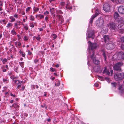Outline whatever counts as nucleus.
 I'll list each match as a JSON object with an SVG mask.
<instances>
[{
	"instance_id": "1",
	"label": "nucleus",
	"mask_w": 124,
	"mask_h": 124,
	"mask_svg": "<svg viewBox=\"0 0 124 124\" xmlns=\"http://www.w3.org/2000/svg\"><path fill=\"white\" fill-rule=\"evenodd\" d=\"M88 43L89 44V48L90 49V51L89 52V57L88 58V64L89 65V61L91 59V60H92V61L93 63L96 64H98L100 63V61L97 59H96L94 55V54L93 52V50L95 49L98 46V45L96 43H92L90 41H89Z\"/></svg>"
},
{
	"instance_id": "2",
	"label": "nucleus",
	"mask_w": 124,
	"mask_h": 124,
	"mask_svg": "<svg viewBox=\"0 0 124 124\" xmlns=\"http://www.w3.org/2000/svg\"><path fill=\"white\" fill-rule=\"evenodd\" d=\"M111 6L110 2L106 3L103 5V10L107 12H109L110 11V8Z\"/></svg>"
},
{
	"instance_id": "3",
	"label": "nucleus",
	"mask_w": 124,
	"mask_h": 124,
	"mask_svg": "<svg viewBox=\"0 0 124 124\" xmlns=\"http://www.w3.org/2000/svg\"><path fill=\"white\" fill-rule=\"evenodd\" d=\"M124 73H123L116 74L114 75V78L116 81L121 80L124 78Z\"/></svg>"
},
{
	"instance_id": "4",
	"label": "nucleus",
	"mask_w": 124,
	"mask_h": 124,
	"mask_svg": "<svg viewBox=\"0 0 124 124\" xmlns=\"http://www.w3.org/2000/svg\"><path fill=\"white\" fill-rule=\"evenodd\" d=\"M123 65V63L121 62H119L115 64L113 66V69L116 70L121 71V67Z\"/></svg>"
},
{
	"instance_id": "5",
	"label": "nucleus",
	"mask_w": 124,
	"mask_h": 124,
	"mask_svg": "<svg viewBox=\"0 0 124 124\" xmlns=\"http://www.w3.org/2000/svg\"><path fill=\"white\" fill-rule=\"evenodd\" d=\"M117 56L118 60L123 59L124 58V52H121L115 54V56Z\"/></svg>"
},
{
	"instance_id": "6",
	"label": "nucleus",
	"mask_w": 124,
	"mask_h": 124,
	"mask_svg": "<svg viewBox=\"0 0 124 124\" xmlns=\"http://www.w3.org/2000/svg\"><path fill=\"white\" fill-rule=\"evenodd\" d=\"M121 41L120 42L119 45L123 50H124V37H122L121 39Z\"/></svg>"
},
{
	"instance_id": "7",
	"label": "nucleus",
	"mask_w": 124,
	"mask_h": 124,
	"mask_svg": "<svg viewBox=\"0 0 124 124\" xmlns=\"http://www.w3.org/2000/svg\"><path fill=\"white\" fill-rule=\"evenodd\" d=\"M108 25L111 29L115 30L117 25L115 23H110L109 24H108Z\"/></svg>"
},
{
	"instance_id": "8",
	"label": "nucleus",
	"mask_w": 124,
	"mask_h": 124,
	"mask_svg": "<svg viewBox=\"0 0 124 124\" xmlns=\"http://www.w3.org/2000/svg\"><path fill=\"white\" fill-rule=\"evenodd\" d=\"M114 47V44L113 43L107 44L106 46L108 50L112 49Z\"/></svg>"
},
{
	"instance_id": "9",
	"label": "nucleus",
	"mask_w": 124,
	"mask_h": 124,
	"mask_svg": "<svg viewBox=\"0 0 124 124\" xmlns=\"http://www.w3.org/2000/svg\"><path fill=\"white\" fill-rule=\"evenodd\" d=\"M104 24V22L102 19H100V20H98L97 21V25L99 27L102 26Z\"/></svg>"
},
{
	"instance_id": "10",
	"label": "nucleus",
	"mask_w": 124,
	"mask_h": 124,
	"mask_svg": "<svg viewBox=\"0 0 124 124\" xmlns=\"http://www.w3.org/2000/svg\"><path fill=\"white\" fill-rule=\"evenodd\" d=\"M88 36L89 38H92V39H93L95 37L94 31H92L90 33H88Z\"/></svg>"
},
{
	"instance_id": "11",
	"label": "nucleus",
	"mask_w": 124,
	"mask_h": 124,
	"mask_svg": "<svg viewBox=\"0 0 124 124\" xmlns=\"http://www.w3.org/2000/svg\"><path fill=\"white\" fill-rule=\"evenodd\" d=\"M124 7L123 6H120L118 9V11L119 13L122 14L124 13Z\"/></svg>"
},
{
	"instance_id": "12",
	"label": "nucleus",
	"mask_w": 124,
	"mask_h": 124,
	"mask_svg": "<svg viewBox=\"0 0 124 124\" xmlns=\"http://www.w3.org/2000/svg\"><path fill=\"white\" fill-rule=\"evenodd\" d=\"M123 85H120L118 88V89L119 90V93L121 95L124 92V88H123Z\"/></svg>"
},
{
	"instance_id": "13",
	"label": "nucleus",
	"mask_w": 124,
	"mask_h": 124,
	"mask_svg": "<svg viewBox=\"0 0 124 124\" xmlns=\"http://www.w3.org/2000/svg\"><path fill=\"white\" fill-rule=\"evenodd\" d=\"M95 16L101 15H102V13L101 11L98 9H97L95 11Z\"/></svg>"
},
{
	"instance_id": "14",
	"label": "nucleus",
	"mask_w": 124,
	"mask_h": 124,
	"mask_svg": "<svg viewBox=\"0 0 124 124\" xmlns=\"http://www.w3.org/2000/svg\"><path fill=\"white\" fill-rule=\"evenodd\" d=\"M108 31V29H106L105 27H104L102 28L101 33L102 34H104L107 33Z\"/></svg>"
},
{
	"instance_id": "15",
	"label": "nucleus",
	"mask_w": 124,
	"mask_h": 124,
	"mask_svg": "<svg viewBox=\"0 0 124 124\" xmlns=\"http://www.w3.org/2000/svg\"><path fill=\"white\" fill-rule=\"evenodd\" d=\"M57 18L59 19L60 23H63L64 20L62 16H57Z\"/></svg>"
},
{
	"instance_id": "16",
	"label": "nucleus",
	"mask_w": 124,
	"mask_h": 124,
	"mask_svg": "<svg viewBox=\"0 0 124 124\" xmlns=\"http://www.w3.org/2000/svg\"><path fill=\"white\" fill-rule=\"evenodd\" d=\"M12 107H14L16 110L18 109L19 107V106L16 103H14L11 106H10L11 108Z\"/></svg>"
},
{
	"instance_id": "17",
	"label": "nucleus",
	"mask_w": 124,
	"mask_h": 124,
	"mask_svg": "<svg viewBox=\"0 0 124 124\" xmlns=\"http://www.w3.org/2000/svg\"><path fill=\"white\" fill-rule=\"evenodd\" d=\"M104 73H105L107 75H109L110 74V72L106 68H104V69L103 71Z\"/></svg>"
},
{
	"instance_id": "18",
	"label": "nucleus",
	"mask_w": 124,
	"mask_h": 124,
	"mask_svg": "<svg viewBox=\"0 0 124 124\" xmlns=\"http://www.w3.org/2000/svg\"><path fill=\"white\" fill-rule=\"evenodd\" d=\"M14 83L17 85H19L20 84H22V81H20L18 80H13Z\"/></svg>"
},
{
	"instance_id": "19",
	"label": "nucleus",
	"mask_w": 124,
	"mask_h": 124,
	"mask_svg": "<svg viewBox=\"0 0 124 124\" xmlns=\"http://www.w3.org/2000/svg\"><path fill=\"white\" fill-rule=\"evenodd\" d=\"M104 41L106 42L108 41L109 39V37L108 36H104Z\"/></svg>"
},
{
	"instance_id": "20",
	"label": "nucleus",
	"mask_w": 124,
	"mask_h": 124,
	"mask_svg": "<svg viewBox=\"0 0 124 124\" xmlns=\"http://www.w3.org/2000/svg\"><path fill=\"white\" fill-rule=\"evenodd\" d=\"M1 60L3 62V64H4L6 62H7L8 61L7 59L6 58H1Z\"/></svg>"
},
{
	"instance_id": "21",
	"label": "nucleus",
	"mask_w": 124,
	"mask_h": 124,
	"mask_svg": "<svg viewBox=\"0 0 124 124\" xmlns=\"http://www.w3.org/2000/svg\"><path fill=\"white\" fill-rule=\"evenodd\" d=\"M3 82L5 83H8L9 81L8 78H3Z\"/></svg>"
},
{
	"instance_id": "22",
	"label": "nucleus",
	"mask_w": 124,
	"mask_h": 124,
	"mask_svg": "<svg viewBox=\"0 0 124 124\" xmlns=\"http://www.w3.org/2000/svg\"><path fill=\"white\" fill-rule=\"evenodd\" d=\"M15 44L16 47L20 46L21 45V43L20 42H16L15 43Z\"/></svg>"
},
{
	"instance_id": "23",
	"label": "nucleus",
	"mask_w": 124,
	"mask_h": 124,
	"mask_svg": "<svg viewBox=\"0 0 124 124\" xmlns=\"http://www.w3.org/2000/svg\"><path fill=\"white\" fill-rule=\"evenodd\" d=\"M102 54H103V56L104 58V60H106V54L107 53V52H105L104 51H102Z\"/></svg>"
},
{
	"instance_id": "24",
	"label": "nucleus",
	"mask_w": 124,
	"mask_h": 124,
	"mask_svg": "<svg viewBox=\"0 0 124 124\" xmlns=\"http://www.w3.org/2000/svg\"><path fill=\"white\" fill-rule=\"evenodd\" d=\"M12 34L13 35H16L17 34L16 32L15 31L14 29H13L11 31V32Z\"/></svg>"
},
{
	"instance_id": "25",
	"label": "nucleus",
	"mask_w": 124,
	"mask_h": 124,
	"mask_svg": "<svg viewBox=\"0 0 124 124\" xmlns=\"http://www.w3.org/2000/svg\"><path fill=\"white\" fill-rule=\"evenodd\" d=\"M35 87L37 89H38L39 88V86L37 85H32L31 86V88H33L34 89H35Z\"/></svg>"
},
{
	"instance_id": "26",
	"label": "nucleus",
	"mask_w": 124,
	"mask_h": 124,
	"mask_svg": "<svg viewBox=\"0 0 124 124\" xmlns=\"http://www.w3.org/2000/svg\"><path fill=\"white\" fill-rule=\"evenodd\" d=\"M96 16H93L91 18V20L90 21V23L92 24L93 23V19Z\"/></svg>"
},
{
	"instance_id": "27",
	"label": "nucleus",
	"mask_w": 124,
	"mask_h": 124,
	"mask_svg": "<svg viewBox=\"0 0 124 124\" xmlns=\"http://www.w3.org/2000/svg\"><path fill=\"white\" fill-rule=\"evenodd\" d=\"M10 19H11L10 22H12L15 20V19L13 16H11L10 17Z\"/></svg>"
},
{
	"instance_id": "28",
	"label": "nucleus",
	"mask_w": 124,
	"mask_h": 124,
	"mask_svg": "<svg viewBox=\"0 0 124 124\" xmlns=\"http://www.w3.org/2000/svg\"><path fill=\"white\" fill-rule=\"evenodd\" d=\"M19 63L20 64V65L21 66L22 68H23L24 67V63L23 62H19Z\"/></svg>"
},
{
	"instance_id": "29",
	"label": "nucleus",
	"mask_w": 124,
	"mask_h": 124,
	"mask_svg": "<svg viewBox=\"0 0 124 124\" xmlns=\"http://www.w3.org/2000/svg\"><path fill=\"white\" fill-rule=\"evenodd\" d=\"M41 38L40 36V35H38V36H37L36 37V39H37L38 41H40V39Z\"/></svg>"
},
{
	"instance_id": "30",
	"label": "nucleus",
	"mask_w": 124,
	"mask_h": 124,
	"mask_svg": "<svg viewBox=\"0 0 124 124\" xmlns=\"http://www.w3.org/2000/svg\"><path fill=\"white\" fill-rule=\"evenodd\" d=\"M5 67L4 66H3L2 67H1V68L2 69V71L3 72H6L7 71V69H4Z\"/></svg>"
},
{
	"instance_id": "31",
	"label": "nucleus",
	"mask_w": 124,
	"mask_h": 124,
	"mask_svg": "<svg viewBox=\"0 0 124 124\" xmlns=\"http://www.w3.org/2000/svg\"><path fill=\"white\" fill-rule=\"evenodd\" d=\"M12 24L10 23H8V25L7 26V27L8 28H9L11 26H12Z\"/></svg>"
},
{
	"instance_id": "32",
	"label": "nucleus",
	"mask_w": 124,
	"mask_h": 124,
	"mask_svg": "<svg viewBox=\"0 0 124 124\" xmlns=\"http://www.w3.org/2000/svg\"><path fill=\"white\" fill-rule=\"evenodd\" d=\"M54 8H51L50 9V10L51 13L53 14L54 13Z\"/></svg>"
},
{
	"instance_id": "33",
	"label": "nucleus",
	"mask_w": 124,
	"mask_h": 124,
	"mask_svg": "<svg viewBox=\"0 0 124 124\" xmlns=\"http://www.w3.org/2000/svg\"><path fill=\"white\" fill-rule=\"evenodd\" d=\"M34 11V12H36L39 10V8L37 7H34L33 8Z\"/></svg>"
},
{
	"instance_id": "34",
	"label": "nucleus",
	"mask_w": 124,
	"mask_h": 124,
	"mask_svg": "<svg viewBox=\"0 0 124 124\" xmlns=\"http://www.w3.org/2000/svg\"><path fill=\"white\" fill-rule=\"evenodd\" d=\"M24 28L25 29V30H28V26L26 24H25L24 26H23Z\"/></svg>"
},
{
	"instance_id": "35",
	"label": "nucleus",
	"mask_w": 124,
	"mask_h": 124,
	"mask_svg": "<svg viewBox=\"0 0 124 124\" xmlns=\"http://www.w3.org/2000/svg\"><path fill=\"white\" fill-rule=\"evenodd\" d=\"M23 39L24 41H27L28 39V37L26 36H24L23 37Z\"/></svg>"
},
{
	"instance_id": "36",
	"label": "nucleus",
	"mask_w": 124,
	"mask_h": 124,
	"mask_svg": "<svg viewBox=\"0 0 124 124\" xmlns=\"http://www.w3.org/2000/svg\"><path fill=\"white\" fill-rule=\"evenodd\" d=\"M114 87H115L116 85V83H112L111 84Z\"/></svg>"
},
{
	"instance_id": "37",
	"label": "nucleus",
	"mask_w": 124,
	"mask_h": 124,
	"mask_svg": "<svg viewBox=\"0 0 124 124\" xmlns=\"http://www.w3.org/2000/svg\"><path fill=\"white\" fill-rule=\"evenodd\" d=\"M124 0H116L115 1L117 2V1L118 2H120L121 1H123ZM111 1L113 2H115V1L114 0H111Z\"/></svg>"
},
{
	"instance_id": "38",
	"label": "nucleus",
	"mask_w": 124,
	"mask_h": 124,
	"mask_svg": "<svg viewBox=\"0 0 124 124\" xmlns=\"http://www.w3.org/2000/svg\"><path fill=\"white\" fill-rule=\"evenodd\" d=\"M17 23H15V27H16V29H19L20 28V27H19L18 26H17Z\"/></svg>"
},
{
	"instance_id": "39",
	"label": "nucleus",
	"mask_w": 124,
	"mask_h": 124,
	"mask_svg": "<svg viewBox=\"0 0 124 124\" xmlns=\"http://www.w3.org/2000/svg\"><path fill=\"white\" fill-rule=\"evenodd\" d=\"M31 8L30 7H28L26 9V11L27 12H29Z\"/></svg>"
},
{
	"instance_id": "40",
	"label": "nucleus",
	"mask_w": 124,
	"mask_h": 124,
	"mask_svg": "<svg viewBox=\"0 0 124 124\" xmlns=\"http://www.w3.org/2000/svg\"><path fill=\"white\" fill-rule=\"evenodd\" d=\"M30 20H34V18L33 16H30Z\"/></svg>"
},
{
	"instance_id": "41",
	"label": "nucleus",
	"mask_w": 124,
	"mask_h": 124,
	"mask_svg": "<svg viewBox=\"0 0 124 124\" xmlns=\"http://www.w3.org/2000/svg\"><path fill=\"white\" fill-rule=\"evenodd\" d=\"M55 86H58L60 85V82L58 81V83H55Z\"/></svg>"
},
{
	"instance_id": "42",
	"label": "nucleus",
	"mask_w": 124,
	"mask_h": 124,
	"mask_svg": "<svg viewBox=\"0 0 124 124\" xmlns=\"http://www.w3.org/2000/svg\"><path fill=\"white\" fill-rule=\"evenodd\" d=\"M22 84H20L18 85L17 86V88L19 89L21 87V85H22Z\"/></svg>"
},
{
	"instance_id": "43",
	"label": "nucleus",
	"mask_w": 124,
	"mask_h": 124,
	"mask_svg": "<svg viewBox=\"0 0 124 124\" xmlns=\"http://www.w3.org/2000/svg\"><path fill=\"white\" fill-rule=\"evenodd\" d=\"M65 3L64 2H62L60 3V5L62 6H64Z\"/></svg>"
},
{
	"instance_id": "44",
	"label": "nucleus",
	"mask_w": 124,
	"mask_h": 124,
	"mask_svg": "<svg viewBox=\"0 0 124 124\" xmlns=\"http://www.w3.org/2000/svg\"><path fill=\"white\" fill-rule=\"evenodd\" d=\"M66 8L68 9H72V7H68V6H67L66 7Z\"/></svg>"
},
{
	"instance_id": "45",
	"label": "nucleus",
	"mask_w": 124,
	"mask_h": 124,
	"mask_svg": "<svg viewBox=\"0 0 124 124\" xmlns=\"http://www.w3.org/2000/svg\"><path fill=\"white\" fill-rule=\"evenodd\" d=\"M49 12L47 11H46L44 12V14L45 15H47L48 14Z\"/></svg>"
},
{
	"instance_id": "46",
	"label": "nucleus",
	"mask_w": 124,
	"mask_h": 124,
	"mask_svg": "<svg viewBox=\"0 0 124 124\" xmlns=\"http://www.w3.org/2000/svg\"><path fill=\"white\" fill-rule=\"evenodd\" d=\"M50 69V70L51 71H55V69H54L52 68H51Z\"/></svg>"
},
{
	"instance_id": "47",
	"label": "nucleus",
	"mask_w": 124,
	"mask_h": 124,
	"mask_svg": "<svg viewBox=\"0 0 124 124\" xmlns=\"http://www.w3.org/2000/svg\"><path fill=\"white\" fill-rule=\"evenodd\" d=\"M117 56H115V55L113 56V58L114 59L116 60H118V58H117Z\"/></svg>"
},
{
	"instance_id": "48",
	"label": "nucleus",
	"mask_w": 124,
	"mask_h": 124,
	"mask_svg": "<svg viewBox=\"0 0 124 124\" xmlns=\"http://www.w3.org/2000/svg\"><path fill=\"white\" fill-rule=\"evenodd\" d=\"M36 17L37 18L39 16L40 19H42L44 17V16H36Z\"/></svg>"
},
{
	"instance_id": "49",
	"label": "nucleus",
	"mask_w": 124,
	"mask_h": 124,
	"mask_svg": "<svg viewBox=\"0 0 124 124\" xmlns=\"http://www.w3.org/2000/svg\"><path fill=\"white\" fill-rule=\"evenodd\" d=\"M10 95L11 96L13 97H16V96L15 94H13L12 93H11L10 94Z\"/></svg>"
},
{
	"instance_id": "50",
	"label": "nucleus",
	"mask_w": 124,
	"mask_h": 124,
	"mask_svg": "<svg viewBox=\"0 0 124 124\" xmlns=\"http://www.w3.org/2000/svg\"><path fill=\"white\" fill-rule=\"evenodd\" d=\"M30 26L32 28L34 26V25L33 24V23H30Z\"/></svg>"
},
{
	"instance_id": "51",
	"label": "nucleus",
	"mask_w": 124,
	"mask_h": 124,
	"mask_svg": "<svg viewBox=\"0 0 124 124\" xmlns=\"http://www.w3.org/2000/svg\"><path fill=\"white\" fill-rule=\"evenodd\" d=\"M28 54L29 55H31V54H32V53L29 50H28Z\"/></svg>"
},
{
	"instance_id": "52",
	"label": "nucleus",
	"mask_w": 124,
	"mask_h": 124,
	"mask_svg": "<svg viewBox=\"0 0 124 124\" xmlns=\"http://www.w3.org/2000/svg\"><path fill=\"white\" fill-rule=\"evenodd\" d=\"M114 16H119V15L118 13L115 12L114 14Z\"/></svg>"
},
{
	"instance_id": "53",
	"label": "nucleus",
	"mask_w": 124,
	"mask_h": 124,
	"mask_svg": "<svg viewBox=\"0 0 124 124\" xmlns=\"http://www.w3.org/2000/svg\"><path fill=\"white\" fill-rule=\"evenodd\" d=\"M95 86L96 87H98V84L97 83H95L94 84Z\"/></svg>"
},
{
	"instance_id": "54",
	"label": "nucleus",
	"mask_w": 124,
	"mask_h": 124,
	"mask_svg": "<svg viewBox=\"0 0 124 124\" xmlns=\"http://www.w3.org/2000/svg\"><path fill=\"white\" fill-rule=\"evenodd\" d=\"M53 35H54V36L53 37V38L54 39H55L57 37V36L56 35H54V34Z\"/></svg>"
},
{
	"instance_id": "55",
	"label": "nucleus",
	"mask_w": 124,
	"mask_h": 124,
	"mask_svg": "<svg viewBox=\"0 0 124 124\" xmlns=\"http://www.w3.org/2000/svg\"><path fill=\"white\" fill-rule=\"evenodd\" d=\"M25 55V53H22V56L23 57H24Z\"/></svg>"
},
{
	"instance_id": "56",
	"label": "nucleus",
	"mask_w": 124,
	"mask_h": 124,
	"mask_svg": "<svg viewBox=\"0 0 124 124\" xmlns=\"http://www.w3.org/2000/svg\"><path fill=\"white\" fill-rule=\"evenodd\" d=\"M38 61V60L37 59H35L34 60V62L36 63Z\"/></svg>"
},
{
	"instance_id": "57",
	"label": "nucleus",
	"mask_w": 124,
	"mask_h": 124,
	"mask_svg": "<svg viewBox=\"0 0 124 124\" xmlns=\"http://www.w3.org/2000/svg\"><path fill=\"white\" fill-rule=\"evenodd\" d=\"M2 1H0V6H2L3 5V3H2Z\"/></svg>"
},
{
	"instance_id": "58",
	"label": "nucleus",
	"mask_w": 124,
	"mask_h": 124,
	"mask_svg": "<svg viewBox=\"0 0 124 124\" xmlns=\"http://www.w3.org/2000/svg\"><path fill=\"white\" fill-rule=\"evenodd\" d=\"M25 86H23V85L22 87V89L23 90H24L25 89Z\"/></svg>"
},
{
	"instance_id": "59",
	"label": "nucleus",
	"mask_w": 124,
	"mask_h": 124,
	"mask_svg": "<svg viewBox=\"0 0 124 124\" xmlns=\"http://www.w3.org/2000/svg\"><path fill=\"white\" fill-rule=\"evenodd\" d=\"M58 12L59 13L61 14H62V12L61 11V10H59V11H58Z\"/></svg>"
},
{
	"instance_id": "60",
	"label": "nucleus",
	"mask_w": 124,
	"mask_h": 124,
	"mask_svg": "<svg viewBox=\"0 0 124 124\" xmlns=\"http://www.w3.org/2000/svg\"><path fill=\"white\" fill-rule=\"evenodd\" d=\"M0 13H1V15H2H2H5V14H4V13L3 12H0Z\"/></svg>"
},
{
	"instance_id": "61",
	"label": "nucleus",
	"mask_w": 124,
	"mask_h": 124,
	"mask_svg": "<svg viewBox=\"0 0 124 124\" xmlns=\"http://www.w3.org/2000/svg\"><path fill=\"white\" fill-rule=\"evenodd\" d=\"M110 72L111 74V75L112 76V74L113 73V70H110Z\"/></svg>"
},
{
	"instance_id": "62",
	"label": "nucleus",
	"mask_w": 124,
	"mask_h": 124,
	"mask_svg": "<svg viewBox=\"0 0 124 124\" xmlns=\"http://www.w3.org/2000/svg\"><path fill=\"white\" fill-rule=\"evenodd\" d=\"M5 68H6L7 70H8V66L7 65H6L5 66Z\"/></svg>"
},
{
	"instance_id": "63",
	"label": "nucleus",
	"mask_w": 124,
	"mask_h": 124,
	"mask_svg": "<svg viewBox=\"0 0 124 124\" xmlns=\"http://www.w3.org/2000/svg\"><path fill=\"white\" fill-rule=\"evenodd\" d=\"M39 30L40 31H42L43 30V28H40L39 29Z\"/></svg>"
},
{
	"instance_id": "64",
	"label": "nucleus",
	"mask_w": 124,
	"mask_h": 124,
	"mask_svg": "<svg viewBox=\"0 0 124 124\" xmlns=\"http://www.w3.org/2000/svg\"><path fill=\"white\" fill-rule=\"evenodd\" d=\"M50 119H48L47 120V121L48 122H49L50 121Z\"/></svg>"
}]
</instances>
